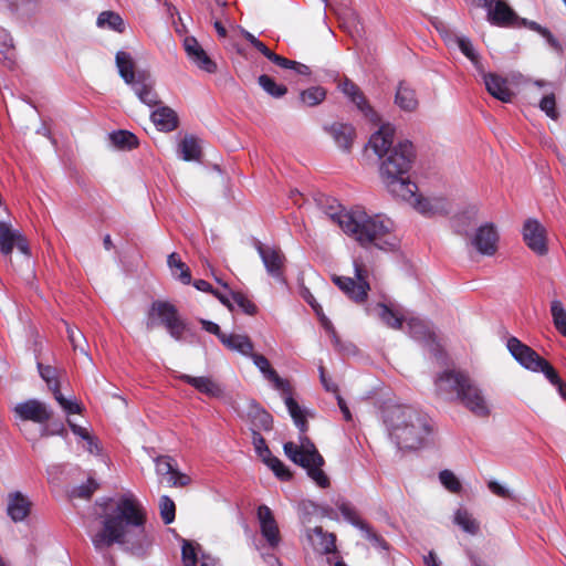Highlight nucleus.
<instances>
[{
  "mask_svg": "<svg viewBox=\"0 0 566 566\" xmlns=\"http://www.w3.org/2000/svg\"><path fill=\"white\" fill-rule=\"evenodd\" d=\"M250 358L263 377L282 392L289 413L302 433L297 443L291 441L284 443L283 450L285 455L293 463L303 468L317 486L322 489L328 488L331 484L329 478L323 470L325 460L315 444L304 436V432L307 430L305 410L291 396L290 384L277 375L265 356L253 352Z\"/></svg>",
  "mask_w": 566,
  "mask_h": 566,
  "instance_id": "1",
  "label": "nucleus"
},
{
  "mask_svg": "<svg viewBox=\"0 0 566 566\" xmlns=\"http://www.w3.org/2000/svg\"><path fill=\"white\" fill-rule=\"evenodd\" d=\"M146 512L133 495L120 497L113 514L103 521V528L93 537L96 549L112 546L114 543L140 546L145 538Z\"/></svg>",
  "mask_w": 566,
  "mask_h": 566,
  "instance_id": "2",
  "label": "nucleus"
},
{
  "mask_svg": "<svg viewBox=\"0 0 566 566\" xmlns=\"http://www.w3.org/2000/svg\"><path fill=\"white\" fill-rule=\"evenodd\" d=\"M382 421L390 440L401 450H418L431 441V420L410 405L386 406Z\"/></svg>",
  "mask_w": 566,
  "mask_h": 566,
  "instance_id": "3",
  "label": "nucleus"
},
{
  "mask_svg": "<svg viewBox=\"0 0 566 566\" xmlns=\"http://www.w3.org/2000/svg\"><path fill=\"white\" fill-rule=\"evenodd\" d=\"M326 216L364 247L374 245L389 251L399 244L394 233V222L385 216L370 217L363 210L348 212L343 209L327 211Z\"/></svg>",
  "mask_w": 566,
  "mask_h": 566,
  "instance_id": "4",
  "label": "nucleus"
},
{
  "mask_svg": "<svg viewBox=\"0 0 566 566\" xmlns=\"http://www.w3.org/2000/svg\"><path fill=\"white\" fill-rule=\"evenodd\" d=\"M385 188L395 199L423 216L437 213L441 206L440 199L426 197L412 179H385Z\"/></svg>",
  "mask_w": 566,
  "mask_h": 566,
  "instance_id": "5",
  "label": "nucleus"
},
{
  "mask_svg": "<svg viewBox=\"0 0 566 566\" xmlns=\"http://www.w3.org/2000/svg\"><path fill=\"white\" fill-rule=\"evenodd\" d=\"M506 347L511 355L526 369L534 373L542 371L552 385L558 387L563 384L557 371L544 358H542L530 346L523 344L516 337H507Z\"/></svg>",
  "mask_w": 566,
  "mask_h": 566,
  "instance_id": "6",
  "label": "nucleus"
},
{
  "mask_svg": "<svg viewBox=\"0 0 566 566\" xmlns=\"http://www.w3.org/2000/svg\"><path fill=\"white\" fill-rule=\"evenodd\" d=\"M438 30L449 48L459 49L461 53L472 63L478 75L481 76L488 93L492 97H495V74L485 71V67L472 41L468 36L453 33L446 28Z\"/></svg>",
  "mask_w": 566,
  "mask_h": 566,
  "instance_id": "7",
  "label": "nucleus"
},
{
  "mask_svg": "<svg viewBox=\"0 0 566 566\" xmlns=\"http://www.w3.org/2000/svg\"><path fill=\"white\" fill-rule=\"evenodd\" d=\"M416 156V148L410 140H399L379 163L382 176L402 177L407 175L415 164Z\"/></svg>",
  "mask_w": 566,
  "mask_h": 566,
  "instance_id": "8",
  "label": "nucleus"
},
{
  "mask_svg": "<svg viewBox=\"0 0 566 566\" xmlns=\"http://www.w3.org/2000/svg\"><path fill=\"white\" fill-rule=\"evenodd\" d=\"M160 322L176 340L182 338L186 324L180 318L176 306L167 301H155L147 312L146 327L153 329Z\"/></svg>",
  "mask_w": 566,
  "mask_h": 566,
  "instance_id": "9",
  "label": "nucleus"
},
{
  "mask_svg": "<svg viewBox=\"0 0 566 566\" xmlns=\"http://www.w3.org/2000/svg\"><path fill=\"white\" fill-rule=\"evenodd\" d=\"M355 279L349 276L333 275V282L343 291L350 300L356 303L366 301L368 291L370 290L369 283L366 281L367 271L364 265L354 261Z\"/></svg>",
  "mask_w": 566,
  "mask_h": 566,
  "instance_id": "10",
  "label": "nucleus"
},
{
  "mask_svg": "<svg viewBox=\"0 0 566 566\" xmlns=\"http://www.w3.org/2000/svg\"><path fill=\"white\" fill-rule=\"evenodd\" d=\"M470 379L469 375L462 370L447 369L434 380L436 392L446 400H458Z\"/></svg>",
  "mask_w": 566,
  "mask_h": 566,
  "instance_id": "11",
  "label": "nucleus"
},
{
  "mask_svg": "<svg viewBox=\"0 0 566 566\" xmlns=\"http://www.w3.org/2000/svg\"><path fill=\"white\" fill-rule=\"evenodd\" d=\"M522 237L525 245L537 256L548 254V233L544 224L535 218L524 221Z\"/></svg>",
  "mask_w": 566,
  "mask_h": 566,
  "instance_id": "12",
  "label": "nucleus"
},
{
  "mask_svg": "<svg viewBox=\"0 0 566 566\" xmlns=\"http://www.w3.org/2000/svg\"><path fill=\"white\" fill-rule=\"evenodd\" d=\"M395 135V125L390 123L380 125V127L370 135L365 150L373 151L380 161L394 148Z\"/></svg>",
  "mask_w": 566,
  "mask_h": 566,
  "instance_id": "13",
  "label": "nucleus"
},
{
  "mask_svg": "<svg viewBox=\"0 0 566 566\" xmlns=\"http://www.w3.org/2000/svg\"><path fill=\"white\" fill-rule=\"evenodd\" d=\"M478 417L490 415L491 407L483 390L472 380L467 384L458 400Z\"/></svg>",
  "mask_w": 566,
  "mask_h": 566,
  "instance_id": "14",
  "label": "nucleus"
},
{
  "mask_svg": "<svg viewBox=\"0 0 566 566\" xmlns=\"http://www.w3.org/2000/svg\"><path fill=\"white\" fill-rule=\"evenodd\" d=\"M13 412L18 419L35 423H44L52 417V411L48 406L38 399H29L17 403L13 407Z\"/></svg>",
  "mask_w": 566,
  "mask_h": 566,
  "instance_id": "15",
  "label": "nucleus"
},
{
  "mask_svg": "<svg viewBox=\"0 0 566 566\" xmlns=\"http://www.w3.org/2000/svg\"><path fill=\"white\" fill-rule=\"evenodd\" d=\"M24 255H29V244L23 234L4 221H0V252L7 256L11 255L13 247Z\"/></svg>",
  "mask_w": 566,
  "mask_h": 566,
  "instance_id": "16",
  "label": "nucleus"
},
{
  "mask_svg": "<svg viewBox=\"0 0 566 566\" xmlns=\"http://www.w3.org/2000/svg\"><path fill=\"white\" fill-rule=\"evenodd\" d=\"M256 250L268 273L275 279H281L285 262L282 251L279 248L264 245L260 242L256 244Z\"/></svg>",
  "mask_w": 566,
  "mask_h": 566,
  "instance_id": "17",
  "label": "nucleus"
},
{
  "mask_svg": "<svg viewBox=\"0 0 566 566\" xmlns=\"http://www.w3.org/2000/svg\"><path fill=\"white\" fill-rule=\"evenodd\" d=\"M258 520L260 531L268 544L274 548L281 542L280 530L271 509L266 505H260L258 509Z\"/></svg>",
  "mask_w": 566,
  "mask_h": 566,
  "instance_id": "18",
  "label": "nucleus"
},
{
  "mask_svg": "<svg viewBox=\"0 0 566 566\" xmlns=\"http://www.w3.org/2000/svg\"><path fill=\"white\" fill-rule=\"evenodd\" d=\"M185 51L191 63L207 73H214L217 64L209 57L199 42L193 36H187L184 41Z\"/></svg>",
  "mask_w": 566,
  "mask_h": 566,
  "instance_id": "19",
  "label": "nucleus"
},
{
  "mask_svg": "<svg viewBox=\"0 0 566 566\" xmlns=\"http://www.w3.org/2000/svg\"><path fill=\"white\" fill-rule=\"evenodd\" d=\"M32 502L20 491L10 492L7 496V514L14 522H23L30 514Z\"/></svg>",
  "mask_w": 566,
  "mask_h": 566,
  "instance_id": "20",
  "label": "nucleus"
},
{
  "mask_svg": "<svg viewBox=\"0 0 566 566\" xmlns=\"http://www.w3.org/2000/svg\"><path fill=\"white\" fill-rule=\"evenodd\" d=\"M154 81L146 73L137 74V80H135L134 83L129 84L138 99L149 107L159 104V97L154 88Z\"/></svg>",
  "mask_w": 566,
  "mask_h": 566,
  "instance_id": "21",
  "label": "nucleus"
},
{
  "mask_svg": "<svg viewBox=\"0 0 566 566\" xmlns=\"http://www.w3.org/2000/svg\"><path fill=\"white\" fill-rule=\"evenodd\" d=\"M178 378L188 385L192 386L199 392L207 395L210 398H219L222 396L223 390L220 384H218L213 378L208 376H190L187 374H181Z\"/></svg>",
  "mask_w": 566,
  "mask_h": 566,
  "instance_id": "22",
  "label": "nucleus"
},
{
  "mask_svg": "<svg viewBox=\"0 0 566 566\" xmlns=\"http://www.w3.org/2000/svg\"><path fill=\"white\" fill-rule=\"evenodd\" d=\"M156 472L159 475H168V482L172 486H186L190 483V478L179 472L170 457H158L155 459Z\"/></svg>",
  "mask_w": 566,
  "mask_h": 566,
  "instance_id": "23",
  "label": "nucleus"
},
{
  "mask_svg": "<svg viewBox=\"0 0 566 566\" xmlns=\"http://www.w3.org/2000/svg\"><path fill=\"white\" fill-rule=\"evenodd\" d=\"M472 245L481 253L492 255L495 252V230L491 223L481 226L471 239Z\"/></svg>",
  "mask_w": 566,
  "mask_h": 566,
  "instance_id": "24",
  "label": "nucleus"
},
{
  "mask_svg": "<svg viewBox=\"0 0 566 566\" xmlns=\"http://www.w3.org/2000/svg\"><path fill=\"white\" fill-rule=\"evenodd\" d=\"M532 22L533 21L517 15V13L506 2L497 0V27L530 29V23Z\"/></svg>",
  "mask_w": 566,
  "mask_h": 566,
  "instance_id": "25",
  "label": "nucleus"
},
{
  "mask_svg": "<svg viewBox=\"0 0 566 566\" xmlns=\"http://www.w3.org/2000/svg\"><path fill=\"white\" fill-rule=\"evenodd\" d=\"M220 342L228 349L238 352L247 357H250L254 352V345L248 335L226 333L224 335H220Z\"/></svg>",
  "mask_w": 566,
  "mask_h": 566,
  "instance_id": "26",
  "label": "nucleus"
},
{
  "mask_svg": "<svg viewBox=\"0 0 566 566\" xmlns=\"http://www.w3.org/2000/svg\"><path fill=\"white\" fill-rule=\"evenodd\" d=\"M151 122L160 132H172L178 126V116L176 112L168 106H160L150 115Z\"/></svg>",
  "mask_w": 566,
  "mask_h": 566,
  "instance_id": "27",
  "label": "nucleus"
},
{
  "mask_svg": "<svg viewBox=\"0 0 566 566\" xmlns=\"http://www.w3.org/2000/svg\"><path fill=\"white\" fill-rule=\"evenodd\" d=\"M325 129L332 136L337 147L349 150L355 137V128L352 125L334 123L329 127H325Z\"/></svg>",
  "mask_w": 566,
  "mask_h": 566,
  "instance_id": "28",
  "label": "nucleus"
},
{
  "mask_svg": "<svg viewBox=\"0 0 566 566\" xmlns=\"http://www.w3.org/2000/svg\"><path fill=\"white\" fill-rule=\"evenodd\" d=\"M307 537L313 548L321 554H328L335 549L334 535L324 533L322 527L311 530Z\"/></svg>",
  "mask_w": 566,
  "mask_h": 566,
  "instance_id": "29",
  "label": "nucleus"
},
{
  "mask_svg": "<svg viewBox=\"0 0 566 566\" xmlns=\"http://www.w3.org/2000/svg\"><path fill=\"white\" fill-rule=\"evenodd\" d=\"M178 157L186 160H198L201 155V140L192 135L185 136L177 146Z\"/></svg>",
  "mask_w": 566,
  "mask_h": 566,
  "instance_id": "30",
  "label": "nucleus"
},
{
  "mask_svg": "<svg viewBox=\"0 0 566 566\" xmlns=\"http://www.w3.org/2000/svg\"><path fill=\"white\" fill-rule=\"evenodd\" d=\"M376 308L378 317L386 326L392 329H402L406 315L401 311L384 303H379Z\"/></svg>",
  "mask_w": 566,
  "mask_h": 566,
  "instance_id": "31",
  "label": "nucleus"
},
{
  "mask_svg": "<svg viewBox=\"0 0 566 566\" xmlns=\"http://www.w3.org/2000/svg\"><path fill=\"white\" fill-rule=\"evenodd\" d=\"M338 87L340 91L358 107L359 111L366 115L371 112L365 96L360 92L359 87L350 80L345 78Z\"/></svg>",
  "mask_w": 566,
  "mask_h": 566,
  "instance_id": "32",
  "label": "nucleus"
},
{
  "mask_svg": "<svg viewBox=\"0 0 566 566\" xmlns=\"http://www.w3.org/2000/svg\"><path fill=\"white\" fill-rule=\"evenodd\" d=\"M395 103L401 111L413 112L418 107L416 92L409 85L400 83L396 92Z\"/></svg>",
  "mask_w": 566,
  "mask_h": 566,
  "instance_id": "33",
  "label": "nucleus"
},
{
  "mask_svg": "<svg viewBox=\"0 0 566 566\" xmlns=\"http://www.w3.org/2000/svg\"><path fill=\"white\" fill-rule=\"evenodd\" d=\"M115 62L120 77L127 85L134 83V81L137 80V75L134 71V60L128 52L118 51L115 56Z\"/></svg>",
  "mask_w": 566,
  "mask_h": 566,
  "instance_id": "34",
  "label": "nucleus"
},
{
  "mask_svg": "<svg viewBox=\"0 0 566 566\" xmlns=\"http://www.w3.org/2000/svg\"><path fill=\"white\" fill-rule=\"evenodd\" d=\"M111 143L120 150H130L138 144L137 137L128 130H117L109 134Z\"/></svg>",
  "mask_w": 566,
  "mask_h": 566,
  "instance_id": "35",
  "label": "nucleus"
},
{
  "mask_svg": "<svg viewBox=\"0 0 566 566\" xmlns=\"http://www.w3.org/2000/svg\"><path fill=\"white\" fill-rule=\"evenodd\" d=\"M96 23L102 29H108L116 32H123L125 28L120 15L113 11H104L99 13Z\"/></svg>",
  "mask_w": 566,
  "mask_h": 566,
  "instance_id": "36",
  "label": "nucleus"
},
{
  "mask_svg": "<svg viewBox=\"0 0 566 566\" xmlns=\"http://www.w3.org/2000/svg\"><path fill=\"white\" fill-rule=\"evenodd\" d=\"M168 265L175 277L179 279L184 284L190 283V271L176 253H171L168 256Z\"/></svg>",
  "mask_w": 566,
  "mask_h": 566,
  "instance_id": "37",
  "label": "nucleus"
},
{
  "mask_svg": "<svg viewBox=\"0 0 566 566\" xmlns=\"http://www.w3.org/2000/svg\"><path fill=\"white\" fill-rule=\"evenodd\" d=\"M405 323H407L409 333L413 338L424 339L431 336V331L428 324L421 318L406 315Z\"/></svg>",
  "mask_w": 566,
  "mask_h": 566,
  "instance_id": "38",
  "label": "nucleus"
},
{
  "mask_svg": "<svg viewBox=\"0 0 566 566\" xmlns=\"http://www.w3.org/2000/svg\"><path fill=\"white\" fill-rule=\"evenodd\" d=\"M551 314L555 328L566 337V310L560 301L551 302Z\"/></svg>",
  "mask_w": 566,
  "mask_h": 566,
  "instance_id": "39",
  "label": "nucleus"
},
{
  "mask_svg": "<svg viewBox=\"0 0 566 566\" xmlns=\"http://www.w3.org/2000/svg\"><path fill=\"white\" fill-rule=\"evenodd\" d=\"M201 547L199 544L184 539L181 546V558L184 566H196L198 563V555H201Z\"/></svg>",
  "mask_w": 566,
  "mask_h": 566,
  "instance_id": "40",
  "label": "nucleus"
},
{
  "mask_svg": "<svg viewBox=\"0 0 566 566\" xmlns=\"http://www.w3.org/2000/svg\"><path fill=\"white\" fill-rule=\"evenodd\" d=\"M454 523L469 534H476L479 531V523L476 520L473 518L472 515L463 509H459L455 512Z\"/></svg>",
  "mask_w": 566,
  "mask_h": 566,
  "instance_id": "41",
  "label": "nucleus"
},
{
  "mask_svg": "<svg viewBox=\"0 0 566 566\" xmlns=\"http://www.w3.org/2000/svg\"><path fill=\"white\" fill-rule=\"evenodd\" d=\"M258 83L263 91L275 98L284 96L287 92L286 86L277 84L273 78L265 74L259 76Z\"/></svg>",
  "mask_w": 566,
  "mask_h": 566,
  "instance_id": "42",
  "label": "nucleus"
},
{
  "mask_svg": "<svg viewBox=\"0 0 566 566\" xmlns=\"http://www.w3.org/2000/svg\"><path fill=\"white\" fill-rule=\"evenodd\" d=\"M249 416L252 418V424L256 429L269 430L272 424V417L264 409L256 405L251 406Z\"/></svg>",
  "mask_w": 566,
  "mask_h": 566,
  "instance_id": "43",
  "label": "nucleus"
},
{
  "mask_svg": "<svg viewBox=\"0 0 566 566\" xmlns=\"http://www.w3.org/2000/svg\"><path fill=\"white\" fill-rule=\"evenodd\" d=\"M326 97V91L321 86H313L300 94L301 102L307 106H316Z\"/></svg>",
  "mask_w": 566,
  "mask_h": 566,
  "instance_id": "44",
  "label": "nucleus"
},
{
  "mask_svg": "<svg viewBox=\"0 0 566 566\" xmlns=\"http://www.w3.org/2000/svg\"><path fill=\"white\" fill-rule=\"evenodd\" d=\"M264 463L274 472L279 479L284 481L291 479L292 474L289 468L280 459L269 454L266 458H264Z\"/></svg>",
  "mask_w": 566,
  "mask_h": 566,
  "instance_id": "45",
  "label": "nucleus"
},
{
  "mask_svg": "<svg viewBox=\"0 0 566 566\" xmlns=\"http://www.w3.org/2000/svg\"><path fill=\"white\" fill-rule=\"evenodd\" d=\"M67 337L70 343L73 346L74 350H80L82 354L87 355L86 350V339L83 333L76 327H72L70 325L66 326Z\"/></svg>",
  "mask_w": 566,
  "mask_h": 566,
  "instance_id": "46",
  "label": "nucleus"
},
{
  "mask_svg": "<svg viewBox=\"0 0 566 566\" xmlns=\"http://www.w3.org/2000/svg\"><path fill=\"white\" fill-rule=\"evenodd\" d=\"M159 510L160 516L165 524H170L175 520L176 506L174 501L167 496L163 495L159 500Z\"/></svg>",
  "mask_w": 566,
  "mask_h": 566,
  "instance_id": "47",
  "label": "nucleus"
},
{
  "mask_svg": "<svg viewBox=\"0 0 566 566\" xmlns=\"http://www.w3.org/2000/svg\"><path fill=\"white\" fill-rule=\"evenodd\" d=\"M55 400L59 402L61 408L69 415L73 413H81L82 412V406L81 403L75 399H67L65 398L61 391L60 388H55L54 394Z\"/></svg>",
  "mask_w": 566,
  "mask_h": 566,
  "instance_id": "48",
  "label": "nucleus"
},
{
  "mask_svg": "<svg viewBox=\"0 0 566 566\" xmlns=\"http://www.w3.org/2000/svg\"><path fill=\"white\" fill-rule=\"evenodd\" d=\"M38 368H39L41 378L46 382V385L53 391V395H54L55 388H59L56 369L49 365H43L40 363L38 364Z\"/></svg>",
  "mask_w": 566,
  "mask_h": 566,
  "instance_id": "49",
  "label": "nucleus"
},
{
  "mask_svg": "<svg viewBox=\"0 0 566 566\" xmlns=\"http://www.w3.org/2000/svg\"><path fill=\"white\" fill-rule=\"evenodd\" d=\"M440 482L442 485L452 493H459L461 491V482L452 471L443 470L439 474Z\"/></svg>",
  "mask_w": 566,
  "mask_h": 566,
  "instance_id": "50",
  "label": "nucleus"
},
{
  "mask_svg": "<svg viewBox=\"0 0 566 566\" xmlns=\"http://www.w3.org/2000/svg\"><path fill=\"white\" fill-rule=\"evenodd\" d=\"M539 108L552 119H556L558 117V113L556 109V98L553 92L546 93L541 98Z\"/></svg>",
  "mask_w": 566,
  "mask_h": 566,
  "instance_id": "51",
  "label": "nucleus"
},
{
  "mask_svg": "<svg viewBox=\"0 0 566 566\" xmlns=\"http://www.w3.org/2000/svg\"><path fill=\"white\" fill-rule=\"evenodd\" d=\"M530 30L535 31L539 33L543 38L546 39L547 43L553 46L555 50L560 51L562 46L558 40L552 34V32L538 24L537 22L530 23Z\"/></svg>",
  "mask_w": 566,
  "mask_h": 566,
  "instance_id": "52",
  "label": "nucleus"
},
{
  "mask_svg": "<svg viewBox=\"0 0 566 566\" xmlns=\"http://www.w3.org/2000/svg\"><path fill=\"white\" fill-rule=\"evenodd\" d=\"M233 302L248 315H254L256 313V306L242 293L233 292Z\"/></svg>",
  "mask_w": 566,
  "mask_h": 566,
  "instance_id": "53",
  "label": "nucleus"
},
{
  "mask_svg": "<svg viewBox=\"0 0 566 566\" xmlns=\"http://www.w3.org/2000/svg\"><path fill=\"white\" fill-rule=\"evenodd\" d=\"M472 4L475 8L484 10L488 21L491 23V25H495L494 0H472Z\"/></svg>",
  "mask_w": 566,
  "mask_h": 566,
  "instance_id": "54",
  "label": "nucleus"
},
{
  "mask_svg": "<svg viewBox=\"0 0 566 566\" xmlns=\"http://www.w3.org/2000/svg\"><path fill=\"white\" fill-rule=\"evenodd\" d=\"M356 526L359 527L361 531L365 532L366 538L373 542L375 545L386 548L385 541L378 536L375 532L371 531V528L364 522H357Z\"/></svg>",
  "mask_w": 566,
  "mask_h": 566,
  "instance_id": "55",
  "label": "nucleus"
},
{
  "mask_svg": "<svg viewBox=\"0 0 566 566\" xmlns=\"http://www.w3.org/2000/svg\"><path fill=\"white\" fill-rule=\"evenodd\" d=\"M253 444L256 453L264 460L269 454H271L269 448L265 444L264 439L262 436L253 430Z\"/></svg>",
  "mask_w": 566,
  "mask_h": 566,
  "instance_id": "56",
  "label": "nucleus"
},
{
  "mask_svg": "<svg viewBox=\"0 0 566 566\" xmlns=\"http://www.w3.org/2000/svg\"><path fill=\"white\" fill-rule=\"evenodd\" d=\"M13 48V41L7 30L0 27V52L8 57Z\"/></svg>",
  "mask_w": 566,
  "mask_h": 566,
  "instance_id": "57",
  "label": "nucleus"
},
{
  "mask_svg": "<svg viewBox=\"0 0 566 566\" xmlns=\"http://www.w3.org/2000/svg\"><path fill=\"white\" fill-rule=\"evenodd\" d=\"M506 81L502 78L500 75H497V101L507 103L511 102L512 96L514 93L505 87Z\"/></svg>",
  "mask_w": 566,
  "mask_h": 566,
  "instance_id": "58",
  "label": "nucleus"
},
{
  "mask_svg": "<svg viewBox=\"0 0 566 566\" xmlns=\"http://www.w3.org/2000/svg\"><path fill=\"white\" fill-rule=\"evenodd\" d=\"M310 305L313 307L315 313L319 316V319L326 329L332 328V324L328 318L322 313V307L313 300H308Z\"/></svg>",
  "mask_w": 566,
  "mask_h": 566,
  "instance_id": "59",
  "label": "nucleus"
},
{
  "mask_svg": "<svg viewBox=\"0 0 566 566\" xmlns=\"http://www.w3.org/2000/svg\"><path fill=\"white\" fill-rule=\"evenodd\" d=\"M497 497H503L505 500L515 501L516 494H515L514 490L497 483Z\"/></svg>",
  "mask_w": 566,
  "mask_h": 566,
  "instance_id": "60",
  "label": "nucleus"
},
{
  "mask_svg": "<svg viewBox=\"0 0 566 566\" xmlns=\"http://www.w3.org/2000/svg\"><path fill=\"white\" fill-rule=\"evenodd\" d=\"M201 325H202L205 331L216 335L219 339H220V335H224L226 334V333H222L220 327H219V325L213 323V322L201 319Z\"/></svg>",
  "mask_w": 566,
  "mask_h": 566,
  "instance_id": "61",
  "label": "nucleus"
},
{
  "mask_svg": "<svg viewBox=\"0 0 566 566\" xmlns=\"http://www.w3.org/2000/svg\"><path fill=\"white\" fill-rule=\"evenodd\" d=\"M269 60L282 69H291V65H293L292 60L275 54L274 52Z\"/></svg>",
  "mask_w": 566,
  "mask_h": 566,
  "instance_id": "62",
  "label": "nucleus"
},
{
  "mask_svg": "<svg viewBox=\"0 0 566 566\" xmlns=\"http://www.w3.org/2000/svg\"><path fill=\"white\" fill-rule=\"evenodd\" d=\"M319 378H321L322 385L324 386V388L327 391H333V392L337 391V386L331 379H328L326 377L323 366H319Z\"/></svg>",
  "mask_w": 566,
  "mask_h": 566,
  "instance_id": "63",
  "label": "nucleus"
},
{
  "mask_svg": "<svg viewBox=\"0 0 566 566\" xmlns=\"http://www.w3.org/2000/svg\"><path fill=\"white\" fill-rule=\"evenodd\" d=\"M200 566H221L219 560L208 554L201 553Z\"/></svg>",
  "mask_w": 566,
  "mask_h": 566,
  "instance_id": "64",
  "label": "nucleus"
}]
</instances>
